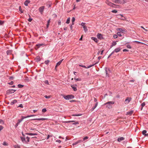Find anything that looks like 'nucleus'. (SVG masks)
Wrapping results in <instances>:
<instances>
[{"label": "nucleus", "instance_id": "37", "mask_svg": "<svg viewBox=\"0 0 148 148\" xmlns=\"http://www.w3.org/2000/svg\"><path fill=\"white\" fill-rule=\"evenodd\" d=\"M70 21V18H69L67 19L66 21V23L67 24H69V23Z\"/></svg>", "mask_w": 148, "mask_h": 148}, {"label": "nucleus", "instance_id": "8", "mask_svg": "<svg viewBox=\"0 0 148 148\" xmlns=\"http://www.w3.org/2000/svg\"><path fill=\"white\" fill-rule=\"evenodd\" d=\"M16 90L13 89L7 91V93L9 94L14 93Z\"/></svg>", "mask_w": 148, "mask_h": 148}, {"label": "nucleus", "instance_id": "23", "mask_svg": "<svg viewBox=\"0 0 148 148\" xmlns=\"http://www.w3.org/2000/svg\"><path fill=\"white\" fill-rule=\"evenodd\" d=\"M145 102H143L141 104V110H142L143 109V107L145 106Z\"/></svg>", "mask_w": 148, "mask_h": 148}, {"label": "nucleus", "instance_id": "13", "mask_svg": "<svg viewBox=\"0 0 148 148\" xmlns=\"http://www.w3.org/2000/svg\"><path fill=\"white\" fill-rule=\"evenodd\" d=\"M47 119L45 118H37L35 119H32L33 120H42V121H44L45 120H47Z\"/></svg>", "mask_w": 148, "mask_h": 148}, {"label": "nucleus", "instance_id": "24", "mask_svg": "<svg viewBox=\"0 0 148 148\" xmlns=\"http://www.w3.org/2000/svg\"><path fill=\"white\" fill-rule=\"evenodd\" d=\"M98 103V102H97V103H96V104H95V105L94 106V107L92 108V109H91L92 111H93L96 108V107H97V106Z\"/></svg>", "mask_w": 148, "mask_h": 148}, {"label": "nucleus", "instance_id": "36", "mask_svg": "<svg viewBox=\"0 0 148 148\" xmlns=\"http://www.w3.org/2000/svg\"><path fill=\"white\" fill-rule=\"evenodd\" d=\"M23 121V120H22V119H18L17 123L19 124L20 123Z\"/></svg>", "mask_w": 148, "mask_h": 148}, {"label": "nucleus", "instance_id": "25", "mask_svg": "<svg viewBox=\"0 0 148 148\" xmlns=\"http://www.w3.org/2000/svg\"><path fill=\"white\" fill-rule=\"evenodd\" d=\"M40 60L41 59L40 58V57L38 56L36 58V60L37 62L40 61Z\"/></svg>", "mask_w": 148, "mask_h": 148}, {"label": "nucleus", "instance_id": "27", "mask_svg": "<svg viewBox=\"0 0 148 148\" xmlns=\"http://www.w3.org/2000/svg\"><path fill=\"white\" fill-rule=\"evenodd\" d=\"M116 44V42L113 41L112 42V45L111 46V47H113V46H115Z\"/></svg>", "mask_w": 148, "mask_h": 148}, {"label": "nucleus", "instance_id": "58", "mask_svg": "<svg viewBox=\"0 0 148 148\" xmlns=\"http://www.w3.org/2000/svg\"><path fill=\"white\" fill-rule=\"evenodd\" d=\"M18 107L23 108V105L22 104H20L19 105V106H18Z\"/></svg>", "mask_w": 148, "mask_h": 148}, {"label": "nucleus", "instance_id": "18", "mask_svg": "<svg viewBox=\"0 0 148 148\" xmlns=\"http://www.w3.org/2000/svg\"><path fill=\"white\" fill-rule=\"evenodd\" d=\"M124 139V138L123 137H122L118 138L117 140L119 142H120V141L123 140Z\"/></svg>", "mask_w": 148, "mask_h": 148}, {"label": "nucleus", "instance_id": "48", "mask_svg": "<svg viewBox=\"0 0 148 148\" xmlns=\"http://www.w3.org/2000/svg\"><path fill=\"white\" fill-rule=\"evenodd\" d=\"M44 97L47 98V99H49V98H50V96H47L46 95H45Z\"/></svg>", "mask_w": 148, "mask_h": 148}, {"label": "nucleus", "instance_id": "61", "mask_svg": "<svg viewBox=\"0 0 148 148\" xmlns=\"http://www.w3.org/2000/svg\"><path fill=\"white\" fill-rule=\"evenodd\" d=\"M32 20V19L31 18H29L28 19V21L30 22H31Z\"/></svg>", "mask_w": 148, "mask_h": 148}, {"label": "nucleus", "instance_id": "56", "mask_svg": "<svg viewBox=\"0 0 148 148\" xmlns=\"http://www.w3.org/2000/svg\"><path fill=\"white\" fill-rule=\"evenodd\" d=\"M77 144H78V142L77 141L76 142H75L73 143V144H72V145H76Z\"/></svg>", "mask_w": 148, "mask_h": 148}, {"label": "nucleus", "instance_id": "11", "mask_svg": "<svg viewBox=\"0 0 148 148\" xmlns=\"http://www.w3.org/2000/svg\"><path fill=\"white\" fill-rule=\"evenodd\" d=\"M34 116H35L34 115H28L27 116H21V118H22L21 119H22V120H23V119H25V118H28V117H30Z\"/></svg>", "mask_w": 148, "mask_h": 148}, {"label": "nucleus", "instance_id": "38", "mask_svg": "<svg viewBox=\"0 0 148 148\" xmlns=\"http://www.w3.org/2000/svg\"><path fill=\"white\" fill-rule=\"evenodd\" d=\"M47 111V110L45 108H43L42 110V112L43 113H45Z\"/></svg>", "mask_w": 148, "mask_h": 148}, {"label": "nucleus", "instance_id": "22", "mask_svg": "<svg viewBox=\"0 0 148 148\" xmlns=\"http://www.w3.org/2000/svg\"><path fill=\"white\" fill-rule=\"evenodd\" d=\"M133 113V110H131L130 112H127V114L130 115H131Z\"/></svg>", "mask_w": 148, "mask_h": 148}, {"label": "nucleus", "instance_id": "51", "mask_svg": "<svg viewBox=\"0 0 148 148\" xmlns=\"http://www.w3.org/2000/svg\"><path fill=\"white\" fill-rule=\"evenodd\" d=\"M113 37H114V38H117L118 37V36H117V35H116V34H114V35H113Z\"/></svg>", "mask_w": 148, "mask_h": 148}, {"label": "nucleus", "instance_id": "50", "mask_svg": "<svg viewBox=\"0 0 148 148\" xmlns=\"http://www.w3.org/2000/svg\"><path fill=\"white\" fill-rule=\"evenodd\" d=\"M26 139L27 142H28L29 141V138L28 136H27L26 137Z\"/></svg>", "mask_w": 148, "mask_h": 148}, {"label": "nucleus", "instance_id": "17", "mask_svg": "<svg viewBox=\"0 0 148 148\" xmlns=\"http://www.w3.org/2000/svg\"><path fill=\"white\" fill-rule=\"evenodd\" d=\"M12 52V50H8L6 51V53L7 55H9L11 54Z\"/></svg>", "mask_w": 148, "mask_h": 148}, {"label": "nucleus", "instance_id": "64", "mask_svg": "<svg viewBox=\"0 0 148 148\" xmlns=\"http://www.w3.org/2000/svg\"><path fill=\"white\" fill-rule=\"evenodd\" d=\"M3 145H7V144L6 142H4L3 143Z\"/></svg>", "mask_w": 148, "mask_h": 148}, {"label": "nucleus", "instance_id": "49", "mask_svg": "<svg viewBox=\"0 0 148 148\" xmlns=\"http://www.w3.org/2000/svg\"><path fill=\"white\" fill-rule=\"evenodd\" d=\"M19 11H20V12H21V13H23V10L21 9V6H19Z\"/></svg>", "mask_w": 148, "mask_h": 148}, {"label": "nucleus", "instance_id": "5", "mask_svg": "<svg viewBox=\"0 0 148 148\" xmlns=\"http://www.w3.org/2000/svg\"><path fill=\"white\" fill-rule=\"evenodd\" d=\"M44 8H45L44 6H42L39 8V9H38L39 11L41 14H42V13L43 12Z\"/></svg>", "mask_w": 148, "mask_h": 148}, {"label": "nucleus", "instance_id": "43", "mask_svg": "<svg viewBox=\"0 0 148 148\" xmlns=\"http://www.w3.org/2000/svg\"><path fill=\"white\" fill-rule=\"evenodd\" d=\"M75 80L76 81H80L81 80V79L79 78H74Z\"/></svg>", "mask_w": 148, "mask_h": 148}, {"label": "nucleus", "instance_id": "33", "mask_svg": "<svg viewBox=\"0 0 148 148\" xmlns=\"http://www.w3.org/2000/svg\"><path fill=\"white\" fill-rule=\"evenodd\" d=\"M119 31L123 33V32L125 31V30L124 29H123L122 28H120L119 29Z\"/></svg>", "mask_w": 148, "mask_h": 148}, {"label": "nucleus", "instance_id": "59", "mask_svg": "<svg viewBox=\"0 0 148 148\" xmlns=\"http://www.w3.org/2000/svg\"><path fill=\"white\" fill-rule=\"evenodd\" d=\"M113 53V52H112L108 56V58H109Z\"/></svg>", "mask_w": 148, "mask_h": 148}, {"label": "nucleus", "instance_id": "28", "mask_svg": "<svg viewBox=\"0 0 148 148\" xmlns=\"http://www.w3.org/2000/svg\"><path fill=\"white\" fill-rule=\"evenodd\" d=\"M75 18L74 17H73L72 18V25H74V22L75 21Z\"/></svg>", "mask_w": 148, "mask_h": 148}, {"label": "nucleus", "instance_id": "14", "mask_svg": "<svg viewBox=\"0 0 148 148\" xmlns=\"http://www.w3.org/2000/svg\"><path fill=\"white\" fill-rule=\"evenodd\" d=\"M97 37L99 39H101L103 38L102 35L101 34H98L97 35Z\"/></svg>", "mask_w": 148, "mask_h": 148}, {"label": "nucleus", "instance_id": "6", "mask_svg": "<svg viewBox=\"0 0 148 148\" xmlns=\"http://www.w3.org/2000/svg\"><path fill=\"white\" fill-rule=\"evenodd\" d=\"M105 71L106 75L108 76L109 75V73H110V69L109 68H106Z\"/></svg>", "mask_w": 148, "mask_h": 148}, {"label": "nucleus", "instance_id": "2", "mask_svg": "<svg viewBox=\"0 0 148 148\" xmlns=\"http://www.w3.org/2000/svg\"><path fill=\"white\" fill-rule=\"evenodd\" d=\"M63 98L66 100H69L74 98V96L72 95H68L65 96L64 95H62Z\"/></svg>", "mask_w": 148, "mask_h": 148}, {"label": "nucleus", "instance_id": "3", "mask_svg": "<svg viewBox=\"0 0 148 148\" xmlns=\"http://www.w3.org/2000/svg\"><path fill=\"white\" fill-rule=\"evenodd\" d=\"M106 3L108 5L112 7L115 8V7L114 6L116 5V4L109 2L108 0H106Z\"/></svg>", "mask_w": 148, "mask_h": 148}, {"label": "nucleus", "instance_id": "34", "mask_svg": "<svg viewBox=\"0 0 148 148\" xmlns=\"http://www.w3.org/2000/svg\"><path fill=\"white\" fill-rule=\"evenodd\" d=\"M49 62H50V61L49 60H46L45 62V64H47V65H48L49 63Z\"/></svg>", "mask_w": 148, "mask_h": 148}, {"label": "nucleus", "instance_id": "42", "mask_svg": "<svg viewBox=\"0 0 148 148\" xmlns=\"http://www.w3.org/2000/svg\"><path fill=\"white\" fill-rule=\"evenodd\" d=\"M147 132V131L145 130H144L142 132V134L143 135H144L145 136V135L146 134V133Z\"/></svg>", "mask_w": 148, "mask_h": 148}, {"label": "nucleus", "instance_id": "15", "mask_svg": "<svg viewBox=\"0 0 148 148\" xmlns=\"http://www.w3.org/2000/svg\"><path fill=\"white\" fill-rule=\"evenodd\" d=\"M30 1L29 0H26L25 1L24 3V4L25 6H27L28 3H30Z\"/></svg>", "mask_w": 148, "mask_h": 148}, {"label": "nucleus", "instance_id": "39", "mask_svg": "<svg viewBox=\"0 0 148 148\" xmlns=\"http://www.w3.org/2000/svg\"><path fill=\"white\" fill-rule=\"evenodd\" d=\"M44 82L46 84H48V85L49 84V82H48V80H45V81H44Z\"/></svg>", "mask_w": 148, "mask_h": 148}, {"label": "nucleus", "instance_id": "9", "mask_svg": "<svg viewBox=\"0 0 148 148\" xmlns=\"http://www.w3.org/2000/svg\"><path fill=\"white\" fill-rule=\"evenodd\" d=\"M121 49L120 48H116L113 51V53L114 52L117 53L119 52Z\"/></svg>", "mask_w": 148, "mask_h": 148}, {"label": "nucleus", "instance_id": "1", "mask_svg": "<svg viewBox=\"0 0 148 148\" xmlns=\"http://www.w3.org/2000/svg\"><path fill=\"white\" fill-rule=\"evenodd\" d=\"M114 103V101H108L104 104V105H106V107L109 108H111L112 107L111 105H113Z\"/></svg>", "mask_w": 148, "mask_h": 148}, {"label": "nucleus", "instance_id": "44", "mask_svg": "<svg viewBox=\"0 0 148 148\" xmlns=\"http://www.w3.org/2000/svg\"><path fill=\"white\" fill-rule=\"evenodd\" d=\"M126 47L127 48L129 49H131L132 48V47L129 45H126Z\"/></svg>", "mask_w": 148, "mask_h": 148}, {"label": "nucleus", "instance_id": "29", "mask_svg": "<svg viewBox=\"0 0 148 148\" xmlns=\"http://www.w3.org/2000/svg\"><path fill=\"white\" fill-rule=\"evenodd\" d=\"M83 28H84V30L85 31V32H86L88 31V29H87V27L85 26H84Z\"/></svg>", "mask_w": 148, "mask_h": 148}, {"label": "nucleus", "instance_id": "57", "mask_svg": "<svg viewBox=\"0 0 148 148\" xmlns=\"http://www.w3.org/2000/svg\"><path fill=\"white\" fill-rule=\"evenodd\" d=\"M85 23H82L81 24V25H82V26L83 27H84V26H85L84 25H85Z\"/></svg>", "mask_w": 148, "mask_h": 148}, {"label": "nucleus", "instance_id": "16", "mask_svg": "<svg viewBox=\"0 0 148 148\" xmlns=\"http://www.w3.org/2000/svg\"><path fill=\"white\" fill-rule=\"evenodd\" d=\"M63 59H62L59 62H58L57 64H56V68L57 66H59V65H60L61 63V62H62V61H63Z\"/></svg>", "mask_w": 148, "mask_h": 148}, {"label": "nucleus", "instance_id": "55", "mask_svg": "<svg viewBox=\"0 0 148 148\" xmlns=\"http://www.w3.org/2000/svg\"><path fill=\"white\" fill-rule=\"evenodd\" d=\"M79 124V122L78 121H76V122L73 123V125H76V124Z\"/></svg>", "mask_w": 148, "mask_h": 148}, {"label": "nucleus", "instance_id": "26", "mask_svg": "<svg viewBox=\"0 0 148 148\" xmlns=\"http://www.w3.org/2000/svg\"><path fill=\"white\" fill-rule=\"evenodd\" d=\"M91 39L92 40H94L95 42H98V40L96 38L94 37H92L91 38Z\"/></svg>", "mask_w": 148, "mask_h": 148}, {"label": "nucleus", "instance_id": "47", "mask_svg": "<svg viewBox=\"0 0 148 148\" xmlns=\"http://www.w3.org/2000/svg\"><path fill=\"white\" fill-rule=\"evenodd\" d=\"M77 142H78V143H80L83 142L82 140H79L77 141Z\"/></svg>", "mask_w": 148, "mask_h": 148}, {"label": "nucleus", "instance_id": "4", "mask_svg": "<svg viewBox=\"0 0 148 148\" xmlns=\"http://www.w3.org/2000/svg\"><path fill=\"white\" fill-rule=\"evenodd\" d=\"M98 62H99V61L97 62H96L95 64H93L90 65V66H88L87 67H86L85 66H84V65H79V66L82 67L83 68H85L88 69V68H89L90 67H91L93 66L95 64H97L98 63Z\"/></svg>", "mask_w": 148, "mask_h": 148}, {"label": "nucleus", "instance_id": "19", "mask_svg": "<svg viewBox=\"0 0 148 148\" xmlns=\"http://www.w3.org/2000/svg\"><path fill=\"white\" fill-rule=\"evenodd\" d=\"M17 101L16 100L14 99L12 101H11L10 103V104L11 105H13L15 103L17 102Z\"/></svg>", "mask_w": 148, "mask_h": 148}, {"label": "nucleus", "instance_id": "10", "mask_svg": "<svg viewBox=\"0 0 148 148\" xmlns=\"http://www.w3.org/2000/svg\"><path fill=\"white\" fill-rule=\"evenodd\" d=\"M118 3H117L118 4H123L126 3V1L124 0H123V1H121V0H118Z\"/></svg>", "mask_w": 148, "mask_h": 148}, {"label": "nucleus", "instance_id": "32", "mask_svg": "<svg viewBox=\"0 0 148 148\" xmlns=\"http://www.w3.org/2000/svg\"><path fill=\"white\" fill-rule=\"evenodd\" d=\"M17 86L19 88H21L23 87L24 85L20 84H19Z\"/></svg>", "mask_w": 148, "mask_h": 148}, {"label": "nucleus", "instance_id": "60", "mask_svg": "<svg viewBox=\"0 0 148 148\" xmlns=\"http://www.w3.org/2000/svg\"><path fill=\"white\" fill-rule=\"evenodd\" d=\"M123 52H127V51H128L129 50L127 49H124L123 50Z\"/></svg>", "mask_w": 148, "mask_h": 148}, {"label": "nucleus", "instance_id": "12", "mask_svg": "<svg viewBox=\"0 0 148 148\" xmlns=\"http://www.w3.org/2000/svg\"><path fill=\"white\" fill-rule=\"evenodd\" d=\"M21 139L23 142L24 143H26V141L25 140V136H21L20 137Z\"/></svg>", "mask_w": 148, "mask_h": 148}, {"label": "nucleus", "instance_id": "45", "mask_svg": "<svg viewBox=\"0 0 148 148\" xmlns=\"http://www.w3.org/2000/svg\"><path fill=\"white\" fill-rule=\"evenodd\" d=\"M111 12H112V13H116L117 12V11L116 10H112L111 11Z\"/></svg>", "mask_w": 148, "mask_h": 148}, {"label": "nucleus", "instance_id": "7", "mask_svg": "<svg viewBox=\"0 0 148 148\" xmlns=\"http://www.w3.org/2000/svg\"><path fill=\"white\" fill-rule=\"evenodd\" d=\"M131 99L128 97H127L125 100V104H128L131 100Z\"/></svg>", "mask_w": 148, "mask_h": 148}, {"label": "nucleus", "instance_id": "63", "mask_svg": "<svg viewBox=\"0 0 148 148\" xmlns=\"http://www.w3.org/2000/svg\"><path fill=\"white\" fill-rule=\"evenodd\" d=\"M3 128V127L1 125L0 126V131L2 130Z\"/></svg>", "mask_w": 148, "mask_h": 148}, {"label": "nucleus", "instance_id": "62", "mask_svg": "<svg viewBox=\"0 0 148 148\" xmlns=\"http://www.w3.org/2000/svg\"><path fill=\"white\" fill-rule=\"evenodd\" d=\"M8 84L10 85H12L13 84V81H11L10 82L8 83Z\"/></svg>", "mask_w": 148, "mask_h": 148}, {"label": "nucleus", "instance_id": "53", "mask_svg": "<svg viewBox=\"0 0 148 148\" xmlns=\"http://www.w3.org/2000/svg\"><path fill=\"white\" fill-rule=\"evenodd\" d=\"M58 23L59 25H61V22L60 20H59L58 21Z\"/></svg>", "mask_w": 148, "mask_h": 148}, {"label": "nucleus", "instance_id": "46", "mask_svg": "<svg viewBox=\"0 0 148 148\" xmlns=\"http://www.w3.org/2000/svg\"><path fill=\"white\" fill-rule=\"evenodd\" d=\"M117 36H122V35L121 33V32H118L117 33Z\"/></svg>", "mask_w": 148, "mask_h": 148}, {"label": "nucleus", "instance_id": "30", "mask_svg": "<svg viewBox=\"0 0 148 148\" xmlns=\"http://www.w3.org/2000/svg\"><path fill=\"white\" fill-rule=\"evenodd\" d=\"M81 114H73L72 115V116H79L81 115Z\"/></svg>", "mask_w": 148, "mask_h": 148}, {"label": "nucleus", "instance_id": "40", "mask_svg": "<svg viewBox=\"0 0 148 148\" xmlns=\"http://www.w3.org/2000/svg\"><path fill=\"white\" fill-rule=\"evenodd\" d=\"M118 0H112V1L114 3H118Z\"/></svg>", "mask_w": 148, "mask_h": 148}, {"label": "nucleus", "instance_id": "21", "mask_svg": "<svg viewBox=\"0 0 148 148\" xmlns=\"http://www.w3.org/2000/svg\"><path fill=\"white\" fill-rule=\"evenodd\" d=\"M88 138V136H86L83 138L82 140L83 142H85L87 141V140Z\"/></svg>", "mask_w": 148, "mask_h": 148}, {"label": "nucleus", "instance_id": "41", "mask_svg": "<svg viewBox=\"0 0 148 148\" xmlns=\"http://www.w3.org/2000/svg\"><path fill=\"white\" fill-rule=\"evenodd\" d=\"M14 146L15 148H20L19 146L18 145H14Z\"/></svg>", "mask_w": 148, "mask_h": 148}, {"label": "nucleus", "instance_id": "52", "mask_svg": "<svg viewBox=\"0 0 148 148\" xmlns=\"http://www.w3.org/2000/svg\"><path fill=\"white\" fill-rule=\"evenodd\" d=\"M0 123L2 124H3L4 123L3 121L1 119H0Z\"/></svg>", "mask_w": 148, "mask_h": 148}, {"label": "nucleus", "instance_id": "35", "mask_svg": "<svg viewBox=\"0 0 148 148\" xmlns=\"http://www.w3.org/2000/svg\"><path fill=\"white\" fill-rule=\"evenodd\" d=\"M71 87L73 89V90L75 91H77V89L76 87L74 86H71Z\"/></svg>", "mask_w": 148, "mask_h": 148}, {"label": "nucleus", "instance_id": "54", "mask_svg": "<svg viewBox=\"0 0 148 148\" xmlns=\"http://www.w3.org/2000/svg\"><path fill=\"white\" fill-rule=\"evenodd\" d=\"M56 142H58L59 143H60L61 142V141L59 140H56Z\"/></svg>", "mask_w": 148, "mask_h": 148}, {"label": "nucleus", "instance_id": "31", "mask_svg": "<svg viewBox=\"0 0 148 148\" xmlns=\"http://www.w3.org/2000/svg\"><path fill=\"white\" fill-rule=\"evenodd\" d=\"M43 45H44V44H37L36 45V46H38V47L39 48V47H40L41 46H43Z\"/></svg>", "mask_w": 148, "mask_h": 148}, {"label": "nucleus", "instance_id": "20", "mask_svg": "<svg viewBox=\"0 0 148 148\" xmlns=\"http://www.w3.org/2000/svg\"><path fill=\"white\" fill-rule=\"evenodd\" d=\"M25 134L26 135H30V136L36 135H37V134H36V133H26Z\"/></svg>", "mask_w": 148, "mask_h": 148}]
</instances>
